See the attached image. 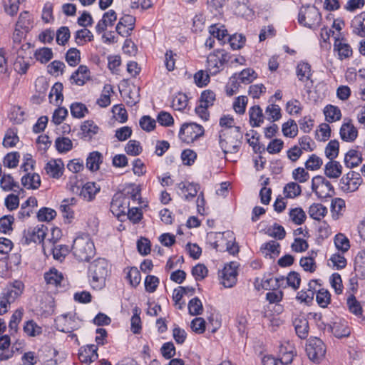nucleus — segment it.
<instances>
[{"label":"nucleus","instance_id":"obj_1","mask_svg":"<svg viewBox=\"0 0 365 365\" xmlns=\"http://www.w3.org/2000/svg\"><path fill=\"white\" fill-rule=\"evenodd\" d=\"M72 252L78 261L88 262L95 255L96 250L88 236H79L73 240Z\"/></svg>","mask_w":365,"mask_h":365},{"label":"nucleus","instance_id":"obj_2","mask_svg":"<svg viewBox=\"0 0 365 365\" xmlns=\"http://www.w3.org/2000/svg\"><path fill=\"white\" fill-rule=\"evenodd\" d=\"M108 273V262L106 259L98 258L89 266L88 276L91 277L92 286L101 288L104 284Z\"/></svg>","mask_w":365,"mask_h":365},{"label":"nucleus","instance_id":"obj_3","mask_svg":"<svg viewBox=\"0 0 365 365\" xmlns=\"http://www.w3.org/2000/svg\"><path fill=\"white\" fill-rule=\"evenodd\" d=\"M321 19V14L314 6H307L301 9L298 16L299 23L309 29H313L318 26Z\"/></svg>","mask_w":365,"mask_h":365},{"label":"nucleus","instance_id":"obj_4","mask_svg":"<svg viewBox=\"0 0 365 365\" xmlns=\"http://www.w3.org/2000/svg\"><path fill=\"white\" fill-rule=\"evenodd\" d=\"M306 353L312 361L319 364L325 356V344L319 338L309 339L306 344Z\"/></svg>","mask_w":365,"mask_h":365},{"label":"nucleus","instance_id":"obj_5","mask_svg":"<svg viewBox=\"0 0 365 365\" xmlns=\"http://www.w3.org/2000/svg\"><path fill=\"white\" fill-rule=\"evenodd\" d=\"M203 134L204 129L202 126L195 123H185L180 128L179 137L182 141L188 143L197 139Z\"/></svg>","mask_w":365,"mask_h":365},{"label":"nucleus","instance_id":"obj_6","mask_svg":"<svg viewBox=\"0 0 365 365\" xmlns=\"http://www.w3.org/2000/svg\"><path fill=\"white\" fill-rule=\"evenodd\" d=\"M48 227L44 225L29 227L24 231L22 244L29 245L31 242L42 243L46 235Z\"/></svg>","mask_w":365,"mask_h":365},{"label":"nucleus","instance_id":"obj_7","mask_svg":"<svg viewBox=\"0 0 365 365\" xmlns=\"http://www.w3.org/2000/svg\"><path fill=\"white\" fill-rule=\"evenodd\" d=\"M361 182L360 174L351 171L340 180V185L341 190L344 192H354L358 189Z\"/></svg>","mask_w":365,"mask_h":365},{"label":"nucleus","instance_id":"obj_8","mask_svg":"<svg viewBox=\"0 0 365 365\" xmlns=\"http://www.w3.org/2000/svg\"><path fill=\"white\" fill-rule=\"evenodd\" d=\"M237 266L234 262L225 266L220 277L225 287H232L237 282Z\"/></svg>","mask_w":365,"mask_h":365},{"label":"nucleus","instance_id":"obj_9","mask_svg":"<svg viewBox=\"0 0 365 365\" xmlns=\"http://www.w3.org/2000/svg\"><path fill=\"white\" fill-rule=\"evenodd\" d=\"M135 18L133 16L125 14L120 19L116 25L115 31L122 36H130V31L134 29Z\"/></svg>","mask_w":365,"mask_h":365},{"label":"nucleus","instance_id":"obj_10","mask_svg":"<svg viewBox=\"0 0 365 365\" xmlns=\"http://www.w3.org/2000/svg\"><path fill=\"white\" fill-rule=\"evenodd\" d=\"M55 327L63 333H71L77 329V323L72 317L63 314L55 319Z\"/></svg>","mask_w":365,"mask_h":365},{"label":"nucleus","instance_id":"obj_11","mask_svg":"<svg viewBox=\"0 0 365 365\" xmlns=\"http://www.w3.org/2000/svg\"><path fill=\"white\" fill-rule=\"evenodd\" d=\"M97 350L98 348L94 344L88 345L86 347H81L78 352V359L82 363L91 364L98 357Z\"/></svg>","mask_w":365,"mask_h":365},{"label":"nucleus","instance_id":"obj_12","mask_svg":"<svg viewBox=\"0 0 365 365\" xmlns=\"http://www.w3.org/2000/svg\"><path fill=\"white\" fill-rule=\"evenodd\" d=\"M235 130L238 133V135L236 136V140L235 142L233 141H227L225 140L221 139V135L220 136V144L221 148L223 150V152L225 153H235L238 151L239 148L240 146L241 142L238 139V138H242L241 134V128L239 126L235 127Z\"/></svg>","mask_w":365,"mask_h":365},{"label":"nucleus","instance_id":"obj_13","mask_svg":"<svg viewBox=\"0 0 365 365\" xmlns=\"http://www.w3.org/2000/svg\"><path fill=\"white\" fill-rule=\"evenodd\" d=\"M44 279L48 285L58 287L62 286V282L64 281V277L61 272L53 267L48 272H45Z\"/></svg>","mask_w":365,"mask_h":365},{"label":"nucleus","instance_id":"obj_14","mask_svg":"<svg viewBox=\"0 0 365 365\" xmlns=\"http://www.w3.org/2000/svg\"><path fill=\"white\" fill-rule=\"evenodd\" d=\"M63 168L61 159L51 160L46 163L45 170L51 177L58 179L63 175Z\"/></svg>","mask_w":365,"mask_h":365},{"label":"nucleus","instance_id":"obj_15","mask_svg":"<svg viewBox=\"0 0 365 365\" xmlns=\"http://www.w3.org/2000/svg\"><path fill=\"white\" fill-rule=\"evenodd\" d=\"M293 325L297 335L302 339H306L309 334V322L304 316L296 317L293 320Z\"/></svg>","mask_w":365,"mask_h":365},{"label":"nucleus","instance_id":"obj_16","mask_svg":"<svg viewBox=\"0 0 365 365\" xmlns=\"http://www.w3.org/2000/svg\"><path fill=\"white\" fill-rule=\"evenodd\" d=\"M352 32L359 37H365V11L356 15L351 21Z\"/></svg>","mask_w":365,"mask_h":365},{"label":"nucleus","instance_id":"obj_17","mask_svg":"<svg viewBox=\"0 0 365 365\" xmlns=\"http://www.w3.org/2000/svg\"><path fill=\"white\" fill-rule=\"evenodd\" d=\"M71 80L78 86H83L90 79V71L86 66L81 65L71 75Z\"/></svg>","mask_w":365,"mask_h":365},{"label":"nucleus","instance_id":"obj_18","mask_svg":"<svg viewBox=\"0 0 365 365\" xmlns=\"http://www.w3.org/2000/svg\"><path fill=\"white\" fill-rule=\"evenodd\" d=\"M341 138L346 142H353L357 138V129L351 123H344L340 128Z\"/></svg>","mask_w":365,"mask_h":365},{"label":"nucleus","instance_id":"obj_19","mask_svg":"<svg viewBox=\"0 0 365 365\" xmlns=\"http://www.w3.org/2000/svg\"><path fill=\"white\" fill-rule=\"evenodd\" d=\"M100 190V187L93 182H86L82 187L80 196L87 201H91L94 199L95 195Z\"/></svg>","mask_w":365,"mask_h":365},{"label":"nucleus","instance_id":"obj_20","mask_svg":"<svg viewBox=\"0 0 365 365\" xmlns=\"http://www.w3.org/2000/svg\"><path fill=\"white\" fill-rule=\"evenodd\" d=\"M103 162V155L98 151L90 153L86 159V167L91 171H97L100 168V164Z\"/></svg>","mask_w":365,"mask_h":365},{"label":"nucleus","instance_id":"obj_21","mask_svg":"<svg viewBox=\"0 0 365 365\" xmlns=\"http://www.w3.org/2000/svg\"><path fill=\"white\" fill-rule=\"evenodd\" d=\"M325 175L329 178H338L342 173V166L338 161L330 160L325 165Z\"/></svg>","mask_w":365,"mask_h":365},{"label":"nucleus","instance_id":"obj_22","mask_svg":"<svg viewBox=\"0 0 365 365\" xmlns=\"http://www.w3.org/2000/svg\"><path fill=\"white\" fill-rule=\"evenodd\" d=\"M111 208L113 212H116L117 215H125L130 209V202L128 198L123 197L122 200L116 199L113 200L111 202Z\"/></svg>","mask_w":365,"mask_h":365},{"label":"nucleus","instance_id":"obj_23","mask_svg":"<svg viewBox=\"0 0 365 365\" xmlns=\"http://www.w3.org/2000/svg\"><path fill=\"white\" fill-rule=\"evenodd\" d=\"M250 123L252 127H259L264 121V115L259 106H254L249 110Z\"/></svg>","mask_w":365,"mask_h":365},{"label":"nucleus","instance_id":"obj_24","mask_svg":"<svg viewBox=\"0 0 365 365\" xmlns=\"http://www.w3.org/2000/svg\"><path fill=\"white\" fill-rule=\"evenodd\" d=\"M356 275L365 279V249L358 253L354 260Z\"/></svg>","mask_w":365,"mask_h":365},{"label":"nucleus","instance_id":"obj_25","mask_svg":"<svg viewBox=\"0 0 365 365\" xmlns=\"http://www.w3.org/2000/svg\"><path fill=\"white\" fill-rule=\"evenodd\" d=\"M81 130L82 138L90 140L98 132L99 128L92 120H86L81 125Z\"/></svg>","mask_w":365,"mask_h":365},{"label":"nucleus","instance_id":"obj_26","mask_svg":"<svg viewBox=\"0 0 365 365\" xmlns=\"http://www.w3.org/2000/svg\"><path fill=\"white\" fill-rule=\"evenodd\" d=\"M21 183L28 189L36 190L38 189L41 185V178L39 175L37 173H28L22 177Z\"/></svg>","mask_w":365,"mask_h":365},{"label":"nucleus","instance_id":"obj_27","mask_svg":"<svg viewBox=\"0 0 365 365\" xmlns=\"http://www.w3.org/2000/svg\"><path fill=\"white\" fill-rule=\"evenodd\" d=\"M207 63L208 69L212 75H216L222 70L220 64V55L217 50L208 56Z\"/></svg>","mask_w":365,"mask_h":365},{"label":"nucleus","instance_id":"obj_28","mask_svg":"<svg viewBox=\"0 0 365 365\" xmlns=\"http://www.w3.org/2000/svg\"><path fill=\"white\" fill-rule=\"evenodd\" d=\"M362 162L361 155L356 150H350L345 155L344 163L347 168H354Z\"/></svg>","mask_w":365,"mask_h":365},{"label":"nucleus","instance_id":"obj_29","mask_svg":"<svg viewBox=\"0 0 365 365\" xmlns=\"http://www.w3.org/2000/svg\"><path fill=\"white\" fill-rule=\"evenodd\" d=\"M329 329L334 336L336 338L346 337L350 335V329L349 327L341 322H334L329 326Z\"/></svg>","mask_w":365,"mask_h":365},{"label":"nucleus","instance_id":"obj_30","mask_svg":"<svg viewBox=\"0 0 365 365\" xmlns=\"http://www.w3.org/2000/svg\"><path fill=\"white\" fill-rule=\"evenodd\" d=\"M327 213V207L320 203H314L309 208V215L310 217L315 220H321Z\"/></svg>","mask_w":365,"mask_h":365},{"label":"nucleus","instance_id":"obj_31","mask_svg":"<svg viewBox=\"0 0 365 365\" xmlns=\"http://www.w3.org/2000/svg\"><path fill=\"white\" fill-rule=\"evenodd\" d=\"M334 50L338 51L340 59L347 58L352 55V49L348 43H342L338 38L335 39Z\"/></svg>","mask_w":365,"mask_h":365},{"label":"nucleus","instance_id":"obj_32","mask_svg":"<svg viewBox=\"0 0 365 365\" xmlns=\"http://www.w3.org/2000/svg\"><path fill=\"white\" fill-rule=\"evenodd\" d=\"M33 27V21L30 14L28 11L21 13L19 20L16 23V28L21 29L25 32H29Z\"/></svg>","mask_w":365,"mask_h":365},{"label":"nucleus","instance_id":"obj_33","mask_svg":"<svg viewBox=\"0 0 365 365\" xmlns=\"http://www.w3.org/2000/svg\"><path fill=\"white\" fill-rule=\"evenodd\" d=\"M326 120L331 123L341 119V113L340 109L335 106L328 105L324 109Z\"/></svg>","mask_w":365,"mask_h":365},{"label":"nucleus","instance_id":"obj_34","mask_svg":"<svg viewBox=\"0 0 365 365\" xmlns=\"http://www.w3.org/2000/svg\"><path fill=\"white\" fill-rule=\"evenodd\" d=\"M279 247L280 245L278 242L271 240L267 243H264L260 250L265 255H273V257H275L279 255Z\"/></svg>","mask_w":365,"mask_h":365},{"label":"nucleus","instance_id":"obj_35","mask_svg":"<svg viewBox=\"0 0 365 365\" xmlns=\"http://www.w3.org/2000/svg\"><path fill=\"white\" fill-rule=\"evenodd\" d=\"M284 194L287 198H294L301 195L302 187L295 182L287 183L284 187Z\"/></svg>","mask_w":365,"mask_h":365},{"label":"nucleus","instance_id":"obj_36","mask_svg":"<svg viewBox=\"0 0 365 365\" xmlns=\"http://www.w3.org/2000/svg\"><path fill=\"white\" fill-rule=\"evenodd\" d=\"M282 131L284 136L294 138L298 133L297 124L294 120L289 119L288 121L282 124Z\"/></svg>","mask_w":365,"mask_h":365},{"label":"nucleus","instance_id":"obj_37","mask_svg":"<svg viewBox=\"0 0 365 365\" xmlns=\"http://www.w3.org/2000/svg\"><path fill=\"white\" fill-rule=\"evenodd\" d=\"M55 146L58 153H66L73 148L72 141L66 137H58L56 139Z\"/></svg>","mask_w":365,"mask_h":365},{"label":"nucleus","instance_id":"obj_38","mask_svg":"<svg viewBox=\"0 0 365 365\" xmlns=\"http://www.w3.org/2000/svg\"><path fill=\"white\" fill-rule=\"evenodd\" d=\"M291 220L296 225L303 224L306 220V214L301 207L292 208L289 212Z\"/></svg>","mask_w":365,"mask_h":365},{"label":"nucleus","instance_id":"obj_39","mask_svg":"<svg viewBox=\"0 0 365 365\" xmlns=\"http://www.w3.org/2000/svg\"><path fill=\"white\" fill-rule=\"evenodd\" d=\"M339 151V143L336 140H331L325 148V155L329 160H334L338 156Z\"/></svg>","mask_w":365,"mask_h":365},{"label":"nucleus","instance_id":"obj_40","mask_svg":"<svg viewBox=\"0 0 365 365\" xmlns=\"http://www.w3.org/2000/svg\"><path fill=\"white\" fill-rule=\"evenodd\" d=\"M0 185L2 190L9 191L14 187L19 188V185L15 182L13 177L10 174H4L1 177Z\"/></svg>","mask_w":365,"mask_h":365},{"label":"nucleus","instance_id":"obj_41","mask_svg":"<svg viewBox=\"0 0 365 365\" xmlns=\"http://www.w3.org/2000/svg\"><path fill=\"white\" fill-rule=\"evenodd\" d=\"M14 67V70L20 74H25L29 67V61H26L23 55L20 54V51L18 52Z\"/></svg>","mask_w":365,"mask_h":365},{"label":"nucleus","instance_id":"obj_42","mask_svg":"<svg viewBox=\"0 0 365 365\" xmlns=\"http://www.w3.org/2000/svg\"><path fill=\"white\" fill-rule=\"evenodd\" d=\"M297 75L301 81H303L304 78L309 80L312 76L311 66L308 63H299L297 67Z\"/></svg>","mask_w":365,"mask_h":365},{"label":"nucleus","instance_id":"obj_43","mask_svg":"<svg viewBox=\"0 0 365 365\" xmlns=\"http://www.w3.org/2000/svg\"><path fill=\"white\" fill-rule=\"evenodd\" d=\"M189 314L192 316L200 315L203 311L202 303L198 297H194L188 303Z\"/></svg>","mask_w":365,"mask_h":365},{"label":"nucleus","instance_id":"obj_44","mask_svg":"<svg viewBox=\"0 0 365 365\" xmlns=\"http://www.w3.org/2000/svg\"><path fill=\"white\" fill-rule=\"evenodd\" d=\"M133 315L131 318V330L134 334H138L141 330V319L140 314L141 310L138 307H135L133 309Z\"/></svg>","mask_w":365,"mask_h":365},{"label":"nucleus","instance_id":"obj_45","mask_svg":"<svg viewBox=\"0 0 365 365\" xmlns=\"http://www.w3.org/2000/svg\"><path fill=\"white\" fill-rule=\"evenodd\" d=\"M76 42L78 46L83 45L86 41H91L93 39V35L87 29H80L76 33Z\"/></svg>","mask_w":365,"mask_h":365},{"label":"nucleus","instance_id":"obj_46","mask_svg":"<svg viewBox=\"0 0 365 365\" xmlns=\"http://www.w3.org/2000/svg\"><path fill=\"white\" fill-rule=\"evenodd\" d=\"M316 300L321 307L325 308L331 302V294L328 290L320 289L317 291Z\"/></svg>","mask_w":365,"mask_h":365},{"label":"nucleus","instance_id":"obj_47","mask_svg":"<svg viewBox=\"0 0 365 365\" xmlns=\"http://www.w3.org/2000/svg\"><path fill=\"white\" fill-rule=\"evenodd\" d=\"M178 187L183 192H187L188 194L185 195V199L189 200L190 197L192 198L197 195L198 192L199 185L197 184L189 183L186 185L184 182H180L178 185Z\"/></svg>","mask_w":365,"mask_h":365},{"label":"nucleus","instance_id":"obj_48","mask_svg":"<svg viewBox=\"0 0 365 365\" xmlns=\"http://www.w3.org/2000/svg\"><path fill=\"white\" fill-rule=\"evenodd\" d=\"M66 61L71 66H77L81 61L80 51L76 48L68 49L66 54Z\"/></svg>","mask_w":365,"mask_h":365},{"label":"nucleus","instance_id":"obj_49","mask_svg":"<svg viewBox=\"0 0 365 365\" xmlns=\"http://www.w3.org/2000/svg\"><path fill=\"white\" fill-rule=\"evenodd\" d=\"M265 113L267 115V119L272 122L277 121L282 117L281 109L279 106L275 104L268 106Z\"/></svg>","mask_w":365,"mask_h":365},{"label":"nucleus","instance_id":"obj_50","mask_svg":"<svg viewBox=\"0 0 365 365\" xmlns=\"http://www.w3.org/2000/svg\"><path fill=\"white\" fill-rule=\"evenodd\" d=\"M267 234L270 237L279 240H283L286 236L284 228L277 223H274L271 227L267 229Z\"/></svg>","mask_w":365,"mask_h":365},{"label":"nucleus","instance_id":"obj_51","mask_svg":"<svg viewBox=\"0 0 365 365\" xmlns=\"http://www.w3.org/2000/svg\"><path fill=\"white\" fill-rule=\"evenodd\" d=\"M334 244L336 249L341 250L343 252L348 251L350 247L348 238L341 233L336 235L334 237Z\"/></svg>","mask_w":365,"mask_h":365},{"label":"nucleus","instance_id":"obj_52","mask_svg":"<svg viewBox=\"0 0 365 365\" xmlns=\"http://www.w3.org/2000/svg\"><path fill=\"white\" fill-rule=\"evenodd\" d=\"M227 41L230 43L231 48L235 50L240 49L244 46L246 38L242 34H235L232 36H229Z\"/></svg>","mask_w":365,"mask_h":365},{"label":"nucleus","instance_id":"obj_53","mask_svg":"<svg viewBox=\"0 0 365 365\" xmlns=\"http://www.w3.org/2000/svg\"><path fill=\"white\" fill-rule=\"evenodd\" d=\"M35 57L37 61H39L42 63H46L53 57L52 50L46 47L37 50L35 52Z\"/></svg>","mask_w":365,"mask_h":365},{"label":"nucleus","instance_id":"obj_54","mask_svg":"<svg viewBox=\"0 0 365 365\" xmlns=\"http://www.w3.org/2000/svg\"><path fill=\"white\" fill-rule=\"evenodd\" d=\"M56 216V212L54 210L48 207H42L38 210L37 213V217L40 222H48L52 220Z\"/></svg>","mask_w":365,"mask_h":365},{"label":"nucleus","instance_id":"obj_55","mask_svg":"<svg viewBox=\"0 0 365 365\" xmlns=\"http://www.w3.org/2000/svg\"><path fill=\"white\" fill-rule=\"evenodd\" d=\"M142 150L140 143L135 140H129L125 147L126 153L132 156L138 155L141 153Z\"/></svg>","mask_w":365,"mask_h":365},{"label":"nucleus","instance_id":"obj_56","mask_svg":"<svg viewBox=\"0 0 365 365\" xmlns=\"http://www.w3.org/2000/svg\"><path fill=\"white\" fill-rule=\"evenodd\" d=\"M71 115L74 118H81L85 115V113H88L87 107L81 103H72L71 107Z\"/></svg>","mask_w":365,"mask_h":365},{"label":"nucleus","instance_id":"obj_57","mask_svg":"<svg viewBox=\"0 0 365 365\" xmlns=\"http://www.w3.org/2000/svg\"><path fill=\"white\" fill-rule=\"evenodd\" d=\"M18 141L19 137L16 133L14 130L9 129L7 130L4 136L3 145L6 148L14 147L16 145Z\"/></svg>","mask_w":365,"mask_h":365},{"label":"nucleus","instance_id":"obj_58","mask_svg":"<svg viewBox=\"0 0 365 365\" xmlns=\"http://www.w3.org/2000/svg\"><path fill=\"white\" fill-rule=\"evenodd\" d=\"M209 31L214 38H216L218 41H222L223 43H225V38L227 36H229L226 29H221L216 25H212L210 27Z\"/></svg>","mask_w":365,"mask_h":365},{"label":"nucleus","instance_id":"obj_59","mask_svg":"<svg viewBox=\"0 0 365 365\" xmlns=\"http://www.w3.org/2000/svg\"><path fill=\"white\" fill-rule=\"evenodd\" d=\"M139 124L143 130L150 132L155 129L156 122L155 120L152 118L150 115H143L140 119Z\"/></svg>","mask_w":365,"mask_h":365},{"label":"nucleus","instance_id":"obj_60","mask_svg":"<svg viewBox=\"0 0 365 365\" xmlns=\"http://www.w3.org/2000/svg\"><path fill=\"white\" fill-rule=\"evenodd\" d=\"M207 268L203 264H197L192 269V274L196 281L205 279L207 275Z\"/></svg>","mask_w":365,"mask_h":365},{"label":"nucleus","instance_id":"obj_61","mask_svg":"<svg viewBox=\"0 0 365 365\" xmlns=\"http://www.w3.org/2000/svg\"><path fill=\"white\" fill-rule=\"evenodd\" d=\"M70 38V31L67 26H61L56 31V42L65 45Z\"/></svg>","mask_w":365,"mask_h":365},{"label":"nucleus","instance_id":"obj_62","mask_svg":"<svg viewBox=\"0 0 365 365\" xmlns=\"http://www.w3.org/2000/svg\"><path fill=\"white\" fill-rule=\"evenodd\" d=\"M69 247L67 245L54 246L52 248L53 258L59 261H62L69 253Z\"/></svg>","mask_w":365,"mask_h":365},{"label":"nucleus","instance_id":"obj_63","mask_svg":"<svg viewBox=\"0 0 365 365\" xmlns=\"http://www.w3.org/2000/svg\"><path fill=\"white\" fill-rule=\"evenodd\" d=\"M126 278L129 280L131 286H138L140 284L141 279L140 271L136 267L130 268L127 273Z\"/></svg>","mask_w":365,"mask_h":365},{"label":"nucleus","instance_id":"obj_64","mask_svg":"<svg viewBox=\"0 0 365 365\" xmlns=\"http://www.w3.org/2000/svg\"><path fill=\"white\" fill-rule=\"evenodd\" d=\"M19 158L18 152L9 153L4 157V165L10 168H16L18 165Z\"/></svg>","mask_w":365,"mask_h":365}]
</instances>
